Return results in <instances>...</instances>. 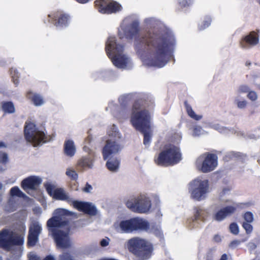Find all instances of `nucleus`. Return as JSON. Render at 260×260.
<instances>
[{
	"label": "nucleus",
	"mask_w": 260,
	"mask_h": 260,
	"mask_svg": "<svg viewBox=\"0 0 260 260\" xmlns=\"http://www.w3.org/2000/svg\"><path fill=\"white\" fill-rule=\"evenodd\" d=\"M194 213L193 221L201 220L204 221L208 217V213L206 210L201 208L199 207H195L193 208Z\"/></svg>",
	"instance_id": "obj_23"
},
{
	"label": "nucleus",
	"mask_w": 260,
	"mask_h": 260,
	"mask_svg": "<svg viewBox=\"0 0 260 260\" xmlns=\"http://www.w3.org/2000/svg\"><path fill=\"white\" fill-rule=\"evenodd\" d=\"M41 231L42 227L38 222H35L30 225L27 241L28 247H33L36 245Z\"/></svg>",
	"instance_id": "obj_16"
},
{
	"label": "nucleus",
	"mask_w": 260,
	"mask_h": 260,
	"mask_svg": "<svg viewBox=\"0 0 260 260\" xmlns=\"http://www.w3.org/2000/svg\"><path fill=\"white\" fill-rule=\"evenodd\" d=\"M252 260H257V259H256V258H254V259H253Z\"/></svg>",
	"instance_id": "obj_58"
},
{
	"label": "nucleus",
	"mask_w": 260,
	"mask_h": 260,
	"mask_svg": "<svg viewBox=\"0 0 260 260\" xmlns=\"http://www.w3.org/2000/svg\"><path fill=\"white\" fill-rule=\"evenodd\" d=\"M216 238H219V237L217 235H216L215 237H214V239L216 240V241H217V240H216Z\"/></svg>",
	"instance_id": "obj_55"
},
{
	"label": "nucleus",
	"mask_w": 260,
	"mask_h": 260,
	"mask_svg": "<svg viewBox=\"0 0 260 260\" xmlns=\"http://www.w3.org/2000/svg\"><path fill=\"white\" fill-rule=\"evenodd\" d=\"M242 225L243 229L245 230L247 234H250L252 233L253 231V226L250 223L243 222Z\"/></svg>",
	"instance_id": "obj_32"
},
{
	"label": "nucleus",
	"mask_w": 260,
	"mask_h": 260,
	"mask_svg": "<svg viewBox=\"0 0 260 260\" xmlns=\"http://www.w3.org/2000/svg\"><path fill=\"white\" fill-rule=\"evenodd\" d=\"M42 179L36 176H31L23 179L21 183V186L26 192L27 190H35L42 183Z\"/></svg>",
	"instance_id": "obj_19"
},
{
	"label": "nucleus",
	"mask_w": 260,
	"mask_h": 260,
	"mask_svg": "<svg viewBox=\"0 0 260 260\" xmlns=\"http://www.w3.org/2000/svg\"><path fill=\"white\" fill-rule=\"evenodd\" d=\"M76 151L74 142L72 140H67L64 141L63 145L64 154L69 157H73Z\"/></svg>",
	"instance_id": "obj_22"
},
{
	"label": "nucleus",
	"mask_w": 260,
	"mask_h": 260,
	"mask_svg": "<svg viewBox=\"0 0 260 260\" xmlns=\"http://www.w3.org/2000/svg\"><path fill=\"white\" fill-rule=\"evenodd\" d=\"M27 97L36 106H39L44 104V99L42 95L38 93H27Z\"/></svg>",
	"instance_id": "obj_25"
},
{
	"label": "nucleus",
	"mask_w": 260,
	"mask_h": 260,
	"mask_svg": "<svg viewBox=\"0 0 260 260\" xmlns=\"http://www.w3.org/2000/svg\"><path fill=\"white\" fill-rule=\"evenodd\" d=\"M143 101L138 99L134 103L131 117V122L133 127L144 135L143 144L149 146L151 140V135L149 131L151 129V114L147 109H141Z\"/></svg>",
	"instance_id": "obj_2"
},
{
	"label": "nucleus",
	"mask_w": 260,
	"mask_h": 260,
	"mask_svg": "<svg viewBox=\"0 0 260 260\" xmlns=\"http://www.w3.org/2000/svg\"><path fill=\"white\" fill-rule=\"evenodd\" d=\"M10 194L12 197H18L20 198H25V194L21 191L18 187L14 186L10 189Z\"/></svg>",
	"instance_id": "obj_28"
},
{
	"label": "nucleus",
	"mask_w": 260,
	"mask_h": 260,
	"mask_svg": "<svg viewBox=\"0 0 260 260\" xmlns=\"http://www.w3.org/2000/svg\"><path fill=\"white\" fill-rule=\"evenodd\" d=\"M247 98L252 101H255L257 99V95L254 91H249L247 95Z\"/></svg>",
	"instance_id": "obj_38"
},
{
	"label": "nucleus",
	"mask_w": 260,
	"mask_h": 260,
	"mask_svg": "<svg viewBox=\"0 0 260 260\" xmlns=\"http://www.w3.org/2000/svg\"><path fill=\"white\" fill-rule=\"evenodd\" d=\"M1 109L5 114H13L15 112V107L11 101H3L1 103Z\"/></svg>",
	"instance_id": "obj_24"
},
{
	"label": "nucleus",
	"mask_w": 260,
	"mask_h": 260,
	"mask_svg": "<svg viewBox=\"0 0 260 260\" xmlns=\"http://www.w3.org/2000/svg\"><path fill=\"white\" fill-rule=\"evenodd\" d=\"M206 260H213V257L211 255H207Z\"/></svg>",
	"instance_id": "obj_51"
},
{
	"label": "nucleus",
	"mask_w": 260,
	"mask_h": 260,
	"mask_svg": "<svg viewBox=\"0 0 260 260\" xmlns=\"http://www.w3.org/2000/svg\"><path fill=\"white\" fill-rule=\"evenodd\" d=\"M68 220H64L59 216H54L49 219L47 222V226L51 232L56 245L60 248H67L70 246L69 234L57 228L69 226Z\"/></svg>",
	"instance_id": "obj_3"
},
{
	"label": "nucleus",
	"mask_w": 260,
	"mask_h": 260,
	"mask_svg": "<svg viewBox=\"0 0 260 260\" xmlns=\"http://www.w3.org/2000/svg\"><path fill=\"white\" fill-rule=\"evenodd\" d=\"M59 260H74L73 256L69 252H63L59 256Z\"/></svg>",
	"instance_id": "obj_37"
},
{
	"label": "nucleus",
	"mask_w": 260,
	"mask_h": 260,
	"mask_svg": "<svg viewBox=\"0 0 260 260\" xmlns=\"http://www.w3.org/2000/svg\"><path fill=\"white\" fill-rule=\"evenodd\" d=\"M211 22V19L210 18H207L203 23L199 25V29L200 30L205 29L210 25Z\"/></svg>",
	"instance_id": "obj_36"
},
{
	"label": "nucleus",
	"mask_w": 260,
	"mask_h": 260,
	"mask_svg": "<svg viewBox=\"0 0 260 260\" xmlns=\"http://www.w3.org/2000/svg\"><path fill=\"white\" fill-rule=\"evenodd\" d=\"M258 31H251L248 34L243 37L240 42V47L244 49L256 46L259 43Z\"/></svg>",
	"instance_id": "obj_17"
},
{
	"label": "nucleus",
	"mask_w": 260,
	"mask_h": 260,
	"mask_svg": "<svg viewBox=\"0 0 260 260\" xmlns=\"http://www.w3.org/2000/svg\"><path fill=\"white\" fill-rule=\"evenodd\" d=\"M100 245L102 247L107 246L109 245V241L105 239H103L100 242Z\"/></svg>",
	"instance_id": "obj_44"
},
{
	"label": "nucleus",
	"mask_w": 260,
	"mask_h": 260,
	"mask_svg": "<svg viewBox=\"0 0 260 260\" xmlns=\"http://www.w3.org/2000/svg\"><path fill=\"white\" fill-rule=\"evenodd\" d=\"M5 147H6V145L5 144V143L3 142H0V148Z\"/></svg>",
	"instance_id": "obj_52"
},
{
	"label": "nucleus",
	"mask_w": 260,
	"mask_h": 260,
	"mask_svg": "<svg viewBox=\"0 0 260 260\" xmlns=\"http://www.w3.org/2000/svg\"><path fill=\"white\" fill-rule=\"evenodd\" d=\"M65 211L66 210H63V209H57V210H56V213L57 214H59V215H61L64 213Z\"/></svg>",
	"instance_id": "obj_47"
},
{
	"label": "nucleus",
	"mask_w": 260,
	"mask_h": 260,
	"mask_svg": "<svg viewBox=\"0 0 260 260\" xmlns=\"http://www.w3.org/2000/svg\"><path fill=\"white\" fill-rule=\"evenodd\" d=\"M184 105L186 109V111L188 115L192 119L196 120H199L202 118V116L197 115L192 110L191 106L188 103L187 101H185Z\"/></svg>",
	"instance_id": "obj_26"
},
{
	"label": "nucleus",
	"mask_w": 260,
	"mask_h": 260,
	"mask_svg": "<svg viewBox=\"0 0 260 260\" xmlns=\"http://www.w3.org/2000/svg\"><path fill=\"white\" fill-rule=\"evenodd\" d=\"M237 104L239 108L243 109L246 107L247 105V102L245 100L242 101H238Z\"/></svg>",
	"instance_id": "obj_42"
},
{
	"label": "nucleus",
	"mask_w": 260,
	"mask_h": 260,
	"mask_svg": "<svg viewBox=\"0 0 260 260\" xmlns=\"http://www.w3.org/2000/svg\"><path fill=\"white\" fill-rule=\"evenodd\" d=\"M127 247L129 252L135 255L138 260H146L152 253V245L144 239L136 237L129 239Z\"/></svg>",
	"instance_id": "obj_5"
},
{
	"label": "nucleus",
	"mask_w": 260,
	"mask_h": 260,
	"mask_svg": "<svg viewBox=\"0 0 260 260\" xmlns=\"http://www.w3.org/2000/svg\"><path fill=\"white\" fill-rule=\"evenodd\" d=\"M229 189H227V188H224V189H223V193H224L226 191H229Z\"/></svg>",
	"instance_id": "obj_54"
},
{
	"label": "nucleus",
	"mask_w": 260,
	"mask_h": 260,
	"mask_svg": "<svg viewBox=\"0 0 260 260\" xmlns=\"http://www.w3.org/2000/svg\"><path fill=\"white\" fill-rule=\"evenodd\" d=\"M225 217L230 216L234 214L237 209V208L233 206H227L224 208H222Z\"/></svg>",
	"instance_id": "obj_29"
},
{
	"label": "nucleus",
	"mask_w": 260,
	"mask_h": 260,
	"mask_svg": "<svg viewBox=\"0 0 260 260\" xmlns=\"http://www.w3.org/2000/svg\"><path fill=\"white\" fill-rule=\"evenodd\" d=\"M182 153L179 146L169 144L154 158V162L158 166L169 167L178 164L182 160Z\"/></svg>",
	"instance_id": "obj_4"
},
{
	"label": "nucleus",
	"mask_w": 260,
	"mask_h": 260,
	"mask_svg": "<svg viewBox=\"0 0 260 260\" xmlns=\"http://www.w3.org/2000/svg\"><path fill=\"white\" fill-rule=\"evenodd\" d=\"M126 207L131 211L138 213L148 212L151 207L150 200L146 197L140 196L133 200H128L126 203Z\"/></svg>",
	"instance_id": "obj_12"
},
{
	"label": "nucleus",
	"mask_w": 260,
	"mask_h": 260,
	"mask_svg": "<svg viewBox=\"0 0 260 260\" xmlns=\"http://www.w3.org/2000/svg\"><path fill=\"white\" fill-rule=\"evenodd\" d=\"M198 129H199L200 130V127H199V128H198V127H194V129H193V132H196V131H197V130H198Z\"/></svg>",
	"instance_id": "obj_53"
},
{
	"label": "nucleus",
	"mask_w": 260,
	"mask_h": 260,
	"mask_svg": "<svg viewBox=\"0 0 260 260\" xmlns=\"http://www.w3.org/2000/svg\"><path fill=\"white\" fill-rule=\"evenodd\" d=\"M259 4H260V0H259Z\"/></svg>",
	"instance_id": "obj_60"
},
{
	"label": "nucleus",
	"mask_w": 260,
	"mask_h": 260,
	"mask_svg": "<svg viewBox=\"0 0 260 260\" xmlns=\"http://www.w3.org/2000/svg\"><path fill=\"white\" fill-rule=\"evenodd\" d=\"M70 16L62 11L57 10L48 15L47 22L56 27H66L70 22Z\"/></svg>",
	"instance_id": "obj_14"
},
{
	"label": "nucleus",
	"mask_w": 260,
	"mask_h": 260,
	"mask_svg": "<svg viewBox=\"0 0 260 260\" xmlns=\"http://www.w3.org/2000/svg\"><path fill=\"white\" fill-rule=\"evenodd\" d=\"M230 232L234 235H238L239 232V227L235 222H233L230 225Z\"/></svg>",
	"instance_id": "obj_34"
},
{
	"label": "nucleus",
	"mask_w": 260,
	"mask_h": 260,
	"mask_svg": "<svg viewBox=\"0 0 260 260\" xmlns=\"http://www.w3.org/2000/svg\"><path fill=\"white\" fill-rule=\"evenodd\" d=\"M66 174L72 180L76 181L78 178V175L74 170L68 169Z\"/></svg>",
	"instance_id": "obj_31"
},
{
	"label": "nucleus",
	"mask_w": 260,
	"mask_h": 260,
	"mask_svg": "<svg viewBox=\"0 0 260 260\" xmlns=\"http://www.w3.org/2000/svg\"><path fill=\"white\" fill-rule=\"evenodd\" d=\"M226 217L222 208L218 211L214 215V219L218 221H222Z\"/></svg>",
	"instance_id": "obj_30"
},
{
	"label": "nucleus",
	"mask_w": 260,
	"mask_h": 260,
	"mask_svg": "<svg viewBox=\"0 0 260 260\" xmlns=\"http://www.w3.org/2000/svg\"><path fill=\"white\" fill-rule=\"evenodd\" d=\"M72 205L79 211L82 212L86 214L95 215L97 213L95 207L89 202L74 201L73 202Z\"/></svg>",
	"instance_id": "obj_18"
},
{
	"label": "nucleus",
	"mask_w": 260,
	"mask_h": 260,
	"mask_svg": "<svg viewBox=\"0 0 260 260\" xmlns=\"http://www.w3.org/2000/svg\"><path fill=\"white\" fill-rule=\"evenodd\" d=\"M2 196L0 195V202L2 201Z\"/></svg>",
	"instance_id": "obj_56"
},
{
	"label": "nucleus",
	"mask_w": 260,
	"mask_h": 260,
	"mask_svg": "<svg viewBox=\"0 0 260 260\" xmlns=\"http://www.w3.org/2000/svg\"><path fill=\"white\" fill-rule=\"evenodd\" d=\"M92 189V187L90 184L88 183H86L84 187L82 188V191L88 193Z\"/></svg>",
	"instance_id": "obj_41"
},
{
	"label": "nucleus",
	"mask_w": 260,
	"mask_h": 260,
	"mask_svg": "<svg viewBox=\"0 0 260 260\" xmlns=\"http://www.w3.org/2000/svg\"><path fill=\"white\" fill-rule=\"evenodd\" d=\"M75 1L80 4H85V3H87L89 0H75Z\"/></svg>",
	"instance_id": "obj_50"
},
{
	"label": "nucleus",
	"mask_w": 260,
	"mask_h": 260,
	"mask_svg": "<svg viewBox=\"0 0 260 260\" xmlns=\"http://www.w3.org/2000/svg\"><path fill=\"white\" fill-rule=\"evenodd\" d=\"M44 186L48 194L53 199L57 200L65 201L69 204L73 205V202L74 201L62 188L54 189V186L50 183H46Z\"/></svg>",
	"instance_id": "obj_15"
},
{
	"label": "nucleus",
	"mask_w": 260,
	"mask_h": 260,
	"mask_svg": "<svg viewBox=\"0 0 260 260\" xmlns=\"http://www.w3.org/2000/svg\"><path fill=\"white\" fill-rule=\"evenodd\" d=\"M123 50V45L117 44L115 38H109L106 45L105 50L109 58L112 53L115 54L111 58V60L113 63L118 68H124L127 63L126 57L124 55H121Z\"/></svg>",
	"instance_id": "obj_6"
},
{
	"label": "nucleus",
	"mask_w": 260,
	"mask_h": 260,
	"mask_svg": "<svg viewBox=\"0 0 260 260\" xmlns=\"http://www.w3.org/2000/svg\"><path fill=\"white\" fill-rule=\"evenodd\" d=\"M140 30L139 22L134 20L123 29V34L127 39L135 38L134 48L138 55L147 56L152 66L164 67L174 50L176 40L174 35L167 31H149L138 37Z\"/></svg>",
	"instance_id": "obj_1"
},
{
	"label": "nucleus",
	"mask_w": 260,
	"mask_h": 260,
	"mask_svg": "<svg viewBox=\"0 0 260 260\" xmlns=\"http://www.w3.org/2000/svg\"><path fill=\"white\" fill-rule=\"evenodd\" d=\"M189 192L191 198L197 201L204 200L209 192V185L208 180L194 179L190 183Z\"/></svg>",
	"instance_id": "obj_10"
},
{
	"label": "nucleus",
	"mask_w": 260,
	"mask_h": 260,
	"mask_svg": "<svg viewBox=\"0 0 260 260\" xmlns=\"http://www.w3.org/2000/svg\"><path fill=\"white\" fill-rule=\"evenodd\" d=\"M95 7L102 14H111L121 11V5L113 0H96Z\"/></svg>",
	"instance_id": "obj_13"
},
{
	"label": "nucleus",
	"mask_w": 260,
	"mask_h": 260,
	"mask_svg": "<svg viewBox=\"0 0 260 260\" xmlns=\"http://www.w3.org/2000/svg\"><path fill=\"white\" fill-rule=\"evenodd\" d=\"M44 23H47V22H46L45 20H44Z\"/></svg>",
	"instance_id": "obj_57"
},
{
	"label": "nucleus",
	"mask_w": 260,
	"mask_h": 260,
	"mask_svg": "<svg viewBox=\"0 0 260 260\" xmlns=\"http://www.w3.org/2000/svg\"><path fill=\"white\" fill-rule=\"evenodd\" d=\"M121 150L120 146L115 141L110 140L106 141V144L102 149L104 160L109 159L106 162L107 169L111 172H116L119 167V160L117 158H111L118 153Z\"/></svg>",
	"instance_id": "obj_7"
},
{
	"label": "nucleus",
	"mask_w": 260,
	"mask_h": 260,
	"mask_svg": "<svg viewBox=\"0 0 260 260\" xmlns=\"http://www.w3.org/2000/svg\"><path fill=\"white\" fill-rule=\"evenodd\" d=\"M9 161L8 156L7 153L0 151V164L6 165Z\"/></svg>",
	"instance_id": "obj_33"
},
{
	"label": "nucleus",
	"mask_w": 260,
	"mask_h": 260,
	"mask_svg": "<svg viewBox=\"0 0 260 260\" xmlns=\"http://www.w3.org/2000/svg\"><path fill=\"white\" fill-rule=\"evenodd\" d=\"M250 89L247 85H242L239 86L238 89V92L239 93H247L250 91Z\"/></svg>",
	"instance_id": "obj_40"
},
{
	"label": "nucleus",
	"mask_w": 260,
	"mask_h": 260,
	"mask_svg": "<svg viewBox=\"0 0 260 260\" xmlns=\"http://www.w3.org/2000/svg\"><path fill=\"white\" fill-rule=\"evenodd\" d=\"M191 3V1L189 0L188 1L187 0H179V2L178 3L179 7L180 8H183L186 7L188 6Z\"/></svg>",
	"instance_id": "obj_39"
},
{
	"label": "nucleus",
	"mask_w": 260,
	"mask_h": 260,
	"mask_svg": "<svg viewBox=\"0 0 260 260\" xmlns=\"http://www.w3.org/2000/svg\"><path fill=\"white\" fill-rule=\"evenodd\" d=\"M243 218L246 222L251 223L253 220V214L249 211H247L243 215Z\"/></svg>",
	"instance_id": "obj_35"
},
{
	"label": "nucleus",
	"mask_w": 260,
	"mask_h": 260,
	"mask_svg": "<svg viewBox=\"0 0 260 260\" xmlns=\"http://www.w3.org/2000/svg\"><path fill=\"white\" fill-rule=\"evenodd\" d=\"M12 78L13 83L17 86L19 84L18 76H16L15 77L14 76H13Z\"/></svg>",
	"instance_id": "obj_45"
},
{
	"label": "nucleus",
	"mask_w": 260,
	"mask_h": 260,
	"mask_svg": "<svg viewBox=\"0 0 260 260\" xmlns=\"http://www.w3.org/2000/svg\"><path fill=\"white\" fill-rule=\"evenodd\" d=\"M24 134L26 140L32 143L35 146L50 139L49 136L46 135L44 132L38 130L36 125L31 122H25Z\"/></svg>",
	"instance_id": "obj_8"
},
{
	"label": "nucleus",
	"mask_w": 260,
	"mask_h": 260,
	"mask_svg": "<svg viewBox=\"0 0 260 260\" xmlns=\"http://www.w3.org/2000/svg\"><path fill=\"white\" fill-rule=\"evenodd\" d=\"M228 257L226 254H223L219 260H228Z\"/></svg>",
	"instance_id": "obj_48"
},
{
	"label": "nucleus",
	"mask_w": 260,
	"mask_h": 260,
	"mask_svg": "<svg viewBox=\"0 0 260 260\" xmlns=\"http://www.w3.org/2000/svg\"><path fill=\"white\" fill-rule=\"evenodd\" d=\"M0 248L7 251L11 249V232L7 229L0 232Z\"/></svg>",
	"instance_id": "obj_20"
},
{
	"label": "nucleus",
	"mask_w": 260,
	"mask_h": 260,
	"mask_svg": "<svg viewBox=\"0 0 260 260\" xmlns=\"http://www.w3.org/2000/svg\"><path fill=\"white\" fill-rule=\"evenodd\" d=\"M119 228L125 233H131L139 230L147 231L149 229V224L142 218L134 217L120 222Z\"/></svg>",
	"instance_id": "obj_9"
},
{
	"label": "nucleus",
	"mask_w": 260,
	"mask_h": 260,
	"mask_svg": "<svg viewBox=\"0 0 260 260\" xmlns=\"http://www.w3.org/2000/svg\"><path fill=\"white\" fill-rule=\"evenodd\" d=\"M93 166V159L89 156H83L80 158L77 164V169L82 171L86 169L91 168Z\"/></svg>",
	"instance_id": "obj_21"
},
{
	"label": "nucleus",
	"mask_w": 260,
	"mask_h": 260,
	"mask_svg": "<svg viewBox=\"0 0 260 260\" xmlns=\"http://www.w3.org/2000/svg\"><path fill=\"white\" fill-rule=\"evenodd\" d=\"M241 241L240 240H235L231 242L230 246L231 247H236L239 245Z\"/></svg>",
	"instance_id": "obj_43"
},
{
	"label": "nucleus",
	"mask_w": 260,
	"mask_h": 260,
	"mask_svg": "<svg viewBox=\"0 0 260 260\" xmlns=\"http://www.w3.org/2000/svg\"><path fill=\"white\" fill-rule=\"evenodd\" d=\"M217 155L214 153L205 152L197 159L196 165L200 170L204 173L213 171L217 166Z\"/></svg>",
	"instance_id": "obj_11"
},
{
	"label": "nucleus",
	"mask_w": 260,
	"mask_h": 260,
	"mask_svg": "<svg viewBox=\"0 0 260 260\" xmlns=\"http://www.w3.org/2000/svg\"><path fill=\"white\" fill-rule=\"evenodd\" d=\"M43 260H55V259L53 255H48L44 258Z\"/></svg>",
	"instance_id": "obj_46"
},
{
	"label": "nucleus",
	"mask_w": 260,
	"mask_h": 260,
	"mask_svg": "<svg viewBox=\"0 0 260 260\" xmlns=\"http://www.w3.org/2000/svg\"><path fill=\"white\" fill-rule=\"evenodd\" d=\"M29 260H38V258L36 255H32L29 257Z\"/></svg>",
	"instance_id": "obj_49"
},
{
	"label": "nucleus",
	"mask_w": 260,
	"mask_h": 260,
	"mask_svg": "<svg viewBox=\"0 0 260 260\" xmlns=\"http://www.w3.org/2000/svg\"><path fill=\"white\" fill-rule=\"evenodd\" d=\"M13 232H11V248L12 246H21L24 243V237L20 235H16L13 236Z\"/></svg>",
	"instance_id": "obj_27"
},
{
	"label": "nucleus",
	"mask_w": 260,
	"mask_h": 260,
	"mask_svg": "<svg viewBox=\"0 0 260 260\" xmlns=\"http://www.w3.org/2000/svg\"><path fill=\"white\" fill-rule=\"evenodd\" d=\"M258 88H259V89L260 90V86H259Z\"/></svg>",
	"instance_id": "obj_59"
}]
</instances>
